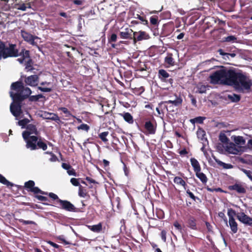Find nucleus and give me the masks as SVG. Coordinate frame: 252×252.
<instances>
[{
  "mask_svg": "<svg viewBox=\"0 0 252 252\" xmlns=\"http://www.w3.org/2000/svg\"><path fill=\"white\" fill-rule=\"evenodd\" d=\"M182 99L181 97H177L174 100H169L168 102H166V103H172L175 106H178V105L181 104L182 103Z\"/></svg>",
  "mask_w": 252,
  "mask_h": 252,
  "instance_id": "nucleus-42",
  "label": "nucleus"
},
{
  "mask_svg": "<svg viewBox=\"0 0 252 252\" xmlns=\"http://www.w3.org/2000/svg\"><path fill=\"white\" fill-rule=\"evenodd\" d=\"M133 31L130 29H126L125 31L120 32V36L122 39L133 38Z\"/></svg>",
  "mask_w": 252,
  "mask_h": 252,
  "instance_id": "nucleus-13",
  "label": "nucleus"
},
{
  "mask_svg": "<svg viewBox=\"0 0 252 252\" xmlns=\"http://www.w3.org/2000/svg\"><path fill=\"white\" fill-rule=\"evenodd\" d=\"M67 172L69 175H73V176H76V173L75 170L72 167H71V169H69L67 171Z\"/></svg>",
  "mask_w": 252,
  "mask_h": 252,
  "instance_id": "nucleus-64",
  "label": "nucleus"
},
{
  "mask_svg": "<svg viewBox=\"0 0 252 252\" xmlns=\"http://www.w3.org/2000/svg\"><path fill=\"white\" fill-rule=\"evenodd\" d=\"M150 23L152 25L154 26H158V17L157 16L154 15L150 17Z\"/></svg>",
  "mask_w": 252,
  "mask_h": 252,
  "instance_id": "nucleus-40",
  "label": "nucleus"
},
{
  "mask_svg": "<svg viewBox=\"0 0 252 252\" xmlns=\"http://www.w3.org/2000/svg\"><path fill=\"white\" fill-rule=\"evenodd\" d=\"M218 52L221 56L227 57L228 59H229V56H230L232 58H234L236 56V54L235 53H225L221 49H220L218 50Z\"/></svg>",
  "mask_w": 252,
  "mask_h": 252,
  "instance_id": "nucleus-38",
  "label": "nucleus"
},
{
  "mask_svg": "<svg viewBox=\"0 0 252 252\" xmlns=\"http://www.w3.org/2000/svg\"><path fill=\"white\" fill-rule=\"evenodd\" d=\"M117 39V35L116 33H112L110 38H108L109 43L115 42Z\"/></svg>",
  "mask_w": 252,
  "mask_h": 252,
  "instance_id": "nucleus-56",
  "label": "nucleus"
},
{
  "mask_svg": "<svg viewBox=\"0 0 252 252\" xmlns=\"http://www.w3.org/2000/svg\"><path fill=\"white\" fill-rule=\"evenodd\" d=\"M135 18L138 19L141 21V23L144 25H148V22L146 19L145 16H140L139 14H137V17H135Z\"/></svg>",
  "mask_w": 252,
  "mask_h": 252,
  "instance_id": "nucleus-41",
  "label": "nucleus"
},
{
  "mask_svg": "<svg viewBox=\"0 0 252 252\" xmlns=\"http://www.w3.org/2000/svg\"><path fill=\"white\" fill-rule=\"evenodd\" d=\"M32 59H29L28 61L26 63L25 65H26V69H28V70H32L33 69L32 67Z\"/></svg>",
  "mask_w": 252,
  "mask_h": 252,
  "instance_id": "nucleus-46",
  "label": "nucleus"
},
{
  "mask_svg": "<svg viewBox=\"0 0 252 252\" xmlns=\"http://www.w3.org/2000/svg\"><path fill=\"white\" fill-rule=\"evenodd\" d=\"M58 239L59 240H61V241H62L64 245H65L71 244V243H70L69 242H68L65 240V239L64 238V236L63 235L59 236L58 237Z\"/></svg>",
  "mask_w": 252,
  "mask_h": 252,
  "instance_id": "nucleus-59",
  "label": "nucleus"
},
{
  "mask_svg": "<svg viewBox=\"0 0 252 252\" xmlns=\"http://www.w3.org/2000/svg\"><path fill=\"white\" fill-rule=\"evenodd\" d=\"M120 115L129 124H132L133 123V118L129 113L124 112L123 113L120 114Z\"/></svg>",
  "mask_w": 252,
  "mask_h": 252,
  "instance_id": "nucleus-22",
  "label": "nucleus"
},
{
  "mask_svg": "<svg viewBox=\"0 0 252 252\" xmlns=\"http://www.w3.org/2000/svg\"><path fill=\"white\" fill-rule=\"evenodd\" d=\"M31 192L35 194L37 193H40L43 195L48 194V192L42 191L38 187L35 186L31 189Z\"/></svg>",
  "mask_w": 252,
  "mask_h": 252,
  "instance_id": "nucleus-30",
  "label": "nucleus"
},
{
  "mask_svg": "<svg viewBox=\"0 0 252 252\" xmlns=\"http://www.w3.org/2000/svg\"><path fill=\"white\" fill-rule=\"evenodd\" d=\"M19 56H21L22 57L18 59L17 60L20 63H22L26 59L30 58V51L23 49L21 52L19 53Z\"/></svg>",
  "mask_w": 252,
  "mask_h": 252,
  "instance_id": "nucleus-20",
  "label": "nucleus"
},
{
  "mask_svg": "<svg viewBox=\"0 0 252 252\" xmlns=\"http://www.w3.org/2000/svg\"><path fill=\"white\" fill-rule=\"evenodd\" d=\"M108 131H104L100 133L99 134V137L102 140V141L106 142L108 141V139L106 138V136L108 135Z\"/></svg>",
  "mask_w": 252,
  "mask_h": 252,
  "instance_id": "nucleus-44",
  "label": "nucleus"
},
{
  "mask_svg": "<svg viewBox=\"0 0 252 252\" xmlns=\"http://www.w3.org/2000/svg\"><path fill=\"white\" fill-rule=\"evenodd\" d=\"M205 119V117H197L194 118V119L190 120V122L192 124L197 123V124H202L203 122V121Z\"/></svg>",
  "mask_w": 252,
  "mask_h": 252,
  "instance_id": "nucleus-33",
  "label": "nucleus"
},
{
  "mask_svg": "<svg viewBox=\"0 0 252 252\" xmlns=\"http://www.w3.org/2000/svg\"><path fill=\"white\" fill-rule=\"evenodd\" d=\"M173 225L182 234V236L184 237L183 230L179 223L178 221H175Z\"/></svg>",
  "mask_w": 252,
  "mask_h": 252,
  "instance_id": "nucleus-47",
  "label": "nucleus"
},
{
  "mask_svg": "<svg viewBox=\"0 0 252 252\" xmlns=\"http://www.w3.org/2000/svg\"><path fill=\"white\" fill-rule=\"evenodd\" d=\"M35 183L32 180H29L28 182H26L24 184V188L27 191L31 192V189L34 187Z\"/></svg>",
  "mask_w": 252,
  "mask_h": 252,
  "instance_id": "nucleus-28",
  "label": "nucleus"
},
{
  "mask_svg": "<svg viewBox=\"0 0 252 252\" xmlns=\"http://www.w3.org/2000/svg\"><path fill=\"white\" fill-rule=\"evenodd\" d=\"M230 79L229 85H233L236 90L240 93H248L251 91L252 80L240 72L234 70L229 73Z\"/></svg>",
  "mask_w": 252,
  "mask_h": 252,
  "instance_id": "nucleus-2",
  "label": "nucleus"
},
{
  "mask_svg": "<svg viewBox=\"0 0 252 252\" xmlns=\"http://www.w3.org/2000/svg\"><path fill=\"white\" fill-rule=\"evenodd\" d=\"M236 212L232 208H229L227 211V215L229 219H234V216L236 215Z\"/></svg>",
  "mask_w": 252,
  "mask_h": 252,
  "instance_id": "nucleus-43",
  "label": "nucleus"
},
{
  "mask_svg": "<svg viewBox=\"0 0 252 252\" xmlns=\"http://www.w3.org/2000/svg\"><path fill=\"white\" fill-rule=\"evenodd\" d=\"M241 170L244 173L251 181L252 180V172L251 171L244 168H241Z\"/></svg>",
  "mask_w": 252,
  "mask_h": 252,
  "instance_id": "nucleus-48",
  "label": "nucleus"
},
{
  "mask_svg": "<svg viewBox=\"0 0 252 252\" xmlns=\"http://www.w3.org/2000/svg\"><path fill=\"white\" fill-rule=\"evenodd\" d=\"M228 222L229 226L232 232L234 234L236 233L238 231V224L237 222L235 221V219H229Z\"/></svg>",
  "mask_w": 252,
  "mask_h": 252,
  "instance_id": "nucleus-23",
  "label": "nucleus"
},
{
  "mask_svg": "<svg viewBox=\"0 0 252 252\" xmlns=\"http://www.w3.org/2000/svg\"><path fill=\"white\" fill-rule=\"evenodd\" d=\"M228 97L232 102H238L240 100V96L238 94H229Z\"/></svg>",
  "mask_w": 252,
  "mask_h": 252,
  "instance_id": "nucleus-34",
  "label": "nucleus"
},
{
  "mask_svg": "<svg viewBox=\"0 0 252 252\" xmlns=\"http://www.w3.org/2000/svg\"><path fill=\"white\" fill-rule=\"evenodd\" d=\"M132 90L133 93L136 95H140L145 91L144 87L142 86L139 88H135Z\"/></svg>",
  "mask_w": 252,
  "mask_h": 252,
  "instance_id": "nucleus-39",
  "label": "nucleus"
},
{
  "mask_svg": "<svg viewBox=\"0 0 252 252\" xmlns=\"http://www.w3.org/2000/svg\"><path fill=\"white\" fill-rule=\"evenodd\" d=\"M234 140L237 145H244L246 142L244 138L240 136L235 137Z\"/></svg>",
  "mask_w": 252,
  "mask_h": 252,
  "instance_id": "nucleus-32",
  "label": "nucleus"
},
{
  "mask_svg": "<svg viewBox=\"0 0 252 252\" xmlns=\"http://www.w3.org/2000/svg\"><path fill=\"white\" fill-rule=\"evenodd\" d=\"M156 123L154 121L147 120L144 125V128L150 134H154L156 131Z\"/></svg>",
  "mask_w": 252,
  "mask_h": 252,
  "instance_id": "nucleus-12",
  "label": "nucleus"
},
{
  "mask_svg": "<svg viewBox=\"0 0 252 252\" xmlns=\"http://www.w3.org/2000/svg\"><path fill=\"white\" fill-rule=\"evenodd\" d=\"M197 134L199 138H200L202 140H204V136H205V132L204 130L202 129L198 130L197 131Z\"/></svg>",
  "mask_w": 252,
  "mask_h": 252,
  "instance_id": "nucleus-49",
  "label": "nucleus"
},
{
  "mask_svg": "<svg viewBox=\"0 0 252 252\" xmlns=\"http://www.w3.org/2000/svg\"><path fill=\"white\" fill-rule=\"evenodd\" d=\"M38 90L41 91L43 92H50L52 91V89L50 88H44L42 87H38Z\"/></svg>",
  "mask_w": 252,
  "mask_h": 252,
  "instance_id": "nucleus-60",
  "label": "nucleus"
},
{
  "mask_svg": "<svg viewBox=\"0 0 252 252\" xmlns=\"http://www.w3.org/2000/svg\"><path fill=\"white\" fill-rule=\"evenodd\" d=\"M146 33L145 32H133V38L134 43L136 41H141L146 38Z\"/></svg>",
  "mask_w": 252,
  "mask_h": 252,
  "instance_id": "nucleus-18",
  "label": "nucleus"
},
{
  "mask_svg": "<svg viewBox=\"0 0 252 252\" xmlns=\"http://www.w3.org/2000/svg\"><path fill=\"white\" fill-rule=\"evenodd\" d=\"M220 140L223 143H226L229 141V139L224 133H221L219 136Z\"/></svg>",
  "mask_w": 252,
  "mask_h": 252,
  "instance_id": "nucleus-45",
  "label": "nucleus"
},
{
  "mask_svg": "<svg viewBox=\"0 0 252 252\" xmlns=\"http://www.w3.org/2000/svg\"><path fill=\"white\" fill-rule=\"evenodd\" d=\"M32 93L31 89L25 86L22 80L13 82L9 92V95L12 100L10 110H22V102L26 99L30 102H44L45 100V97L42 94L31 95Z\"/></svg>",
  "mask_w": 252,
  "mask_h": 252,
  "instance_id": "nucleus-1",
  "label": "nucleus"
},
{
  "mask_svg": "<svg viewBox=\"0 0 252 252\" xmlns=\"http://www.w3.org/2000/svg\"><path fill=\"white\" fill-rule=\"evenodd\" d=\"M169 76V74L163 69H160L158 71V77L162 82H166V79Z\"/></svg>",
  "mask_w": 252,
  "mask_h": 252,
  "instance_id": "nucleus-19",
  "label": "nucleus"
},
{
  "mask_svg": "<svg viewBox=\"0 0 252 252\" xmlns=\"http://www.w3.org/2000/svg\"><path fill=\"white\" fill-rule=\"evenodd\" d=\"M232 71V69L226 70L220 69L217 70L210 76V83L213 84H219L222 79H224V84L229 85L230 78L229 73Z\"/></svg>",
  "mask_w": 252,
  "mask_h": 252,
  "instance_id": "nucleus-5",
  "label": "nucleus"
},
{
  "mask_svg": "<svg viewBox=\"0 0 252 252\" xmlns=\"http://www.w3.org/2000/svg\"><path fill=\"white\" fill-rule=\"evenodd\" d=\"M12 114L15 117V119L18 120L17 124L21 126L22 128H25L27 124L32 119L31 114L29 111H10Z\"/></svg>",
  "mask_w": 252,
  "mask_h": 252,
  "instance_id": "nucleus-6",
  "label": "nucleus"
},
{
  "mask_svg": "<svg viewBox=\"0 0 252 252\" xmlns=\"http://www.w3.org/2000/svg\"><path fill=\"white\" fill-rule=\"evenodd\" d=\"M237 218L243 224L252 226V218L246 215L244 212L239 213Z\"/></svg>",
  "mask_w": 252,
  "mask_h": 252,
  "instance_id": "nucleus-11",
  "label": "nucleus"
},
{
  "mask_svg": "<svg viewBox=\"0 0 252 252\" xmlns=\"http://www.w3.org/2000/svg\"><path fill=\"white\" fill-rule=\"evenodd\" d=\"M218 163L219 165L222 166L223 168H226V169H229L232 167V165H231L230 164L225 163L221 161H219Z\"/></svg>",
  "mask_w": 252,
  "mask_h": 252,
  "instance_id": "nucleus-57",
  "label": "nucleus"
},
{
  "mask_svg": "<svg viewBox=\"0 0 252 252\" xmlns=\"http://www.w3.org/2000/svg\"><path fill=\"white\" fill-rule=\"evenodd\" d=\"M22 77H24V82L26 85L31 86V87H35L37 86L38 83L39 81V77L37 75H32L31 76L26 77V76H21V78L19 80L22 79Z\"/></svg>",
  "mask_w": 252,
  "mask_h": 252,
  "instance_id": "nucleus-10",
  "label": "nucleus"
},
{
  "mask_svg": "<svg viewBox=\"0 0 252 252\" xmlns=\"http://www.w3.org/2000/svg\"><path fill=\"white\" fill-rule=\"evenodd\" d=\"M62 167L64 169L67 170V171L69 169H71L72 166L68 163H63L62 164Z\"/></svg>",
  "mask_w": 252,
  "mask_h": 252,
  "instance_id": "nucleus-62",
  "label": "nucleus"
},
{
  "mask_svg": "<svg viewBox=\"0 0 252 252\" xmlns=\"http://www.w3.org/2000/svg\"><path fill=\"white\" fill-rule=\"evenodd\" d=\"M196 176L200 180L202 183L204 185H206L208 179L206 175L201 171H197L195 172Z\"/></svg>",
  "mask_w": 252,
  "mask_h": 252,
  "instance_id": "nucleus-26",
  "label": "nucleus"
},
{
  "mask_svg": "<svg viewBox=\"0 0 252 252\" xmlns=\"http://www.w3.org/2000/svg\"><path fill=\"white\" fill-rule=\"evenodd\" d=\"M187 226L190 229L194 230H197L196 220L193 216H189L187 220Z\"/></svg>",
  "mask_w": 252,
  "mask_h": 252,
  "instance_id": "nucleus-15",
  "label": "nucleus"
},
{
  "mask_svg": "<svg viewBox=\"0 0 252 252\" xmlns=\"http://www.w3.org/2000/svg\"><path fill=\"white\" fill-rule=\"evenodd\" d=\"M173 181L176 184L183 186L185 189H187V185L181 177L176 176L174 178Z\"/></svg>",
  "mask_w": 252,
  "mask_h": 252,
  "instance_id": "nucleus-27",
  "label": "nucleus"
},
{
  "mask_svg": "<svg viewBox=\"0 0 252 252\" xmlns=\"http://www.w3.org/2000/svg\"><path fill=\"white\" fill-rule=\"evenodd\" d=\"M198 92L200 94L205 93L206 92V86L205 85H201L197 88Z\"/></svg>",
  "mask_w": 252,
  "mask_h": 252,
  "instance_id": "nucleus-55",
  "label": "nucleus"
},
{
  "mask_svg": "<svg viewBox=\"0 0 252 252\" xmlns=\"http://www.w3.org/2000/svg\"><path fill=\"white\" fill-rule=\"evenodd\" d=\"M19 56V50L15 44L0 41V60L1 58L6 59L9 57H17Z\"/></svg>",
  "mask_w": 252,
  "mask_h": 252,
  "instance_id": "nucleus-4",
  "label": "nucleus"
},
{
  "mask_svg": "<svg viewBox=\"0 0 252 252\" xmlns=\"http://www.w3.org/2000/svg\"><path fill=\"white\" fill-rule=\"evenodd\" d=\"M190 161L191 165L193 167L194 172H196L197 171H201V168L200 165L198 160L196 158H191L190 159Z\"/></svg>",
  "mask_w": 252,
  "mask_h": 252,
  "instance_id": "nucleus-21",
  "label": "nucleus"
},
{
  "mask_svg": "<svg viewBox=\"0 0 252 252\" xmlns=\"http://www.w3.org/2000/svg\"><path fill=\"white\" fill-rule=\"evenodd\" d=\"M164 63L169 66H174L175 65V61L172 53H167V56L164 59Z\"/></svg>",
  "mask_w": 252,
  "mask_h": 252,
  "instance_id": "nucleus-25",
  "label": "nucleus"
},
{
  "mask_svg": "<svg viewBox=\"0 0 252 252\" xmlns=\"http://www.w3.org/2000/svg\"><path fill=\"white\" fill-rule=\"evenodd\" d=\"M47 195H48V196L51 198H52L53 200L55 201V204H56V206L57 207V206L58 205V204H59V202L58 201L59 200H61V199L59 198L57 194H56L53 192H50V193H48Z\"/></svg>",
  "mask_w": 252,
  "mask_h": 252,
  "instance_id": "nucleus-36",
  "label": "nucleus"
},
{
  "mask_svg": "<svg viewBox=\"0 0 252 252\" xmlns=\"http://www.w3.org/2000/svg\"><path fill=\"white\" fill-rule=\"evenodd\" d=\"M77 128L79 130H83L88 132L89 130L90 127L87 124H82L80 126H78L77 127Z\"/></svg>",
  "mask_w": 252,
  "mask_h": 252,
  "instance_id": "nucleus-37",
  "label": "nucleus"
},
{
  "mask_svg": "<svg viewBox=\"0 0 252 252\" xmlns=\"http://www.w3.org/2000/svg\"><path fill=\"white\" fill-rule=\"evenodd\" d=\"M59 204L57 206V207L64 210L68 212L79 213L82 212L80 208H76L70 201L66 200H59Z\"/></svg>",
  "mask_w": 252,
  "mask_h": 252,
  "instance_id": "nucleus-7",
  "label": "nucleus"
},
{
  "mask_svg": "<svg viewBox=\"0 0 252 252\" xmlns=\"http://www.w3.org/2000/svg\"><path fill=\"white\" fill-rule=\"evenodd\" d=\"M228 189L230 190H236L239 193H245L246 192L245 188L242 185L238 184L229 186Z\"/></svg>",
  "mask_w": 252,
  "mask_h": 252,
  "instance_id": "nucleus-16",
  "label": "nucleus"
},
{
  "mask_svg": "<svg viewBox=\"0 0 252 252\" xmlns=\"http://www.w3.org/2000/svg\"><path fill=\"white\" fill-rule=\"evenodd\" d=\"M88 228L95 233H100L102 229V225L101 222L93 225H87Z\"/></svg>",
  "mask_w": 252,
  "mask_h": 252,
  "instance_id": "nucleus-24",
  "label": "nucleus"
},
{
  "mask_svg": "<svg viewBox=\"0 0 252 252\" xmlns=\"http://www.w3.org/2000/svg\"><path fill=\"white\" fill-rule=\"evenodd\" d=\"M123 170L125 172V175L128 176L129 174V170L124 162H123Z\"/></svg>",
  "mask_w": 252,
  "mask_h": 252,
  "instance_id": "nucleus-63",
  "label": "nucleus"
},
{
  "mask_svg": "<svg viewBox=\"0 0 252 252\" xmlns=\"http://www.w3.org/2000/svg\"><path fill=\"white\" fill-rule=\"evenodd\" d=\"M31 134H35L34 136H38L39 134V131L37 130L35 125L32 124H27L26 130L23 131L22 133V136L24 141L30 138V137L32 136L31 135Z\"/></svg>",
  "mask_w": 252,
  "mask_h": 252,
  "instance_id": "nucleus-8",
  "label": "nucleus"
},
{
  "mask_svg": "<svg viewBox=\"0 0 252 252\" xmlns=\"http://www.w3.org/2000/svg\"><path fill=\"white\" fill-rule=\"evenodd\" d=\"M0 183L7 187H13L14 184L8 181L3 176L0 174Z\"/></svg>",
  "mask_w": 252,
  "mask_h": 252,
  "instance_id": "nucleus-29",
  "label": "nucleus"
},
{
  "mask_svg": "<svg viewBox=\"0 0 252 252\" xmlns=\"http://www.w3.org/2000/svg\"><path fill=\"white\" fill-rule=\"evenodd\" d=\"M35 197L41 201H46L48 200L47 197L42 195H35Z\"/></svg>",
  "mask_w": 252,
  "mask_h": 252,
  "instance_id": "nucleus-58",
  "label": "nucleus"
},
{
  "mask_svg": "<svg viewBox=\"0 0 252 252\" xmlns=\"http://www.w3.org/2000/svg\"><path fill=\"white\" fill-rule=\"evenodd\" d=\"M78 195L81 197H85L88 195L86 189H84L82 186H80L79 187Z\"/></svg>",
  "mask_w": 252,
  "mask_h": 252,
  "instance_id": "nucleus-35",
  "label": "nucleus"
},
{
  "mask_svg": "<svg viewBox=\"0 0 252 252\" xmlns=\"http://www.w3.org/2000/svg\"><path fill=\"white\" fill-rule=\"evenodd\" d=\"M91 114L88 112H85L82 113V118L84 119L86 122L89 123L91 120L89 118V115Z\"/></svg>",
  "mask_w": 252,
  "mask_h": 252,
  "instance_id": "nucleus-50",
  "label": "nucleus"
},
{
  "mask_svg": "<svg viewBox=\"0 0 252 252\" xmlns=\"http://www.w3.org/2000/svg\"><path fill=\"white\" fill-rule=\"evenodd\" d=\"M42 114H41V116L44 119H49L54 121L59 120V118L58 116L53 113H49L47 111H41Z\"/></svg>",
  "mask_w": 252,
  "mask_h": 252,
  "instance_id": "nucleus-14",
  "label": "nucleus"
},
{
  "mask_svg": "<svg viewBox=\"0 0 252 252\" xmlns=\"http://www.w3.org/2000/svg\"><path fill=\"white\" fill-rule=\"evenodd\" d=\"M21 34L25 41L32 45H37V43L34 41V40L38 38L37 36L33 35L28 32L23 30L21 31Z\"/></svg>",
  "mask_w": 252,
  "mask_h": 252,
  "instance_id": "nucleus-9",
  "label": "nucleus"
},
{
  "mask_svg": "<svg viewBox=\"0 0 252 252\" xmlns=\"http://www.w3.org/2000/svg\"><path fill=\"white\" fill-rule=\"evenodd\" d=\"M186 192L189 195V196L194 201H196V200H199V198L194 196L193 193L191 192L189 189H186Z\"/></svg>",
  "mask_w": 252,
  "mask_h": 252,
  "instance_id": "nucleus-51",
  "label": "nucleus"
},
{
  "mask_svg": "<svg viewBox=\"0 0 252 252\" xmlns=\"http://www.w3.org/2000/svg\"><path fill=\"white\" fill-rule=\"evenodd\" d=\"M25 141L26 143V147L31 151L38 149L45 151L47 149V144L45 143L46 140L38 135L32 136Z\"/></svg>",
  "mask_w": 252,
  "mask_h": 252,
  "instance_id": "nucleus-3",
  "label": "nucleus"
},
{
  "mask_svg": "<svg viewBox=\"0 0 252 252\" xmlns=\"http://www.w3.org/2000/svg\"><path fill=\"white\" fill-rule=\"evenodd\" d=\"M237 40V38L234 35H229L227 37H224L222 38L223 42H235Z\"/></svg>",
  "mask_w": 252,
  "mask_h": 252,
  "instance_id": "nucleus-31",
  "label": "nucleus"
},
{
  "mask_svg": "<svg viewBox=\"0 0 252 252\" xmlns=\"http://www.w3.org/2000/svg\"><path fill=\"white\" fill-rule=\"evenodd\" d=\"M240 147H237V146L231 142L228 146H227V151L230 154L233 155H237L240 152Z\"/></svg>",
  "mask_w": 252,
  "mask_h": 252,
  "instance_id": "nucleus-17",
  "label": "nucleus"
},
{
  "mask_svg": "<svg viewBox=\"0 0 252 252\" xmlns=\"http://www.w3.org/2000/svg\"><path fill=\"white\" fill-rule=\"evenodd\" d=\"M18 220L20 222L22 223L24 225L36 224V223L32 220H25L22 219H19Z\"/></svg>",
  "mask_w": 252,
  "mask_h": 252,
  "instance_id": "nucleus-53",
  "label": "nucleus"
},
{
  "mask_svg": "<svg viewBox=\"0 0 252 252\" xmlns=\"http://www.w3.org/2000/svg\"><path fill=\"white\" fill-rule=\"evenodd\" d=\"M79 180V179L72 178L70 180V182L73 186L75 187H79L81 185H80Z\"/></svg>",
  "mask_w": 252,
  "mask_h": 252,
  "instance_id": "nucleus-54",
  "label": "nucleus"
},
{
  "mask_svg": "<svg viewBox=\"0 0 252 252\" xmlns=\"http://www.w3.org/2000/svg\"><path fill=\"white\" fill-rule=\"evenodd\" d=\"M218 216L220 218H221L223 220V221H224V222L226 224V225L228 226V223H227V222H228L227 219V218L226 217L224 212H219Z\"/></svg>",
  "mask_w": 252,
  "mask_h": 252,
  "instance_id": "nucleus-52",
  "label": "nucleus"
},
{
  "mask_svg": "<svg viewBox=\"0 0 252 252\" xmlns=\"http://www.w3.org/2000/svg\"><path fill=\"white\" fill-rule=\"evenodd\" d=\"M160 237L163 242H166V232L165 230H163L160 232Z\"/></svg>",
  "mask_w": 252,
  "mask_h": 252,
  "instance_id": "nucleus-61",
  "label": "nucleus"
}]
</instances>
